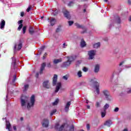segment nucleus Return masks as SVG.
Here are the masks:
<instances>
[{
    "label": "nucleus",
    "mask_w": 131,
    "mask_h": 131,
    "mask_svg": "<svg viewBox=\"0 0 131 131\" xmlns=\"http://www.w3.org/2000/svg\"><path fill=\"white\" fill-rule=\"evenodd\" d=\"M101 95L104 97L105 100L108 102H111L113 100V98L110 94V92L107 89H104L101 91Z\"/></svg>",
    "instance_id": "nucleus-1"
},
{
    "label": "nucleus",
    "mask_w": 131,
    "mask_h": 131,
    "mask_svg": "<svg viewBox=\"0 0 131 131\" xmlns=\"http://www.w3.org/2000/svg\"><path fill=\"white\" fill-rule=\"evenodd\" d=\"M96 80H97V78H92L90 79V82L94 83V89H95L97 95H100V84Z\"/></svg>",
    "instance_id": "nucleus-2"
},
{
    "label": "nucleus",
    "mask_w": 131,
    "mask_h": 131,
    "mask_svg": "<svg viewBox=\"0 0 131 131\" xmlns=\"http://www.w3.org/2000/svg\"><path fill=\"white\" fill-rule=\"evenodd\" d=\"M22 49V41L20 39L14 46V53H16V51H20Z\"/></svg>",
    "instance_id": "nucleus-3"
},
{
    "label": "nucleus",
    "mask_w": 131,
    "mask_h": 131,
    "mask_svg": "<svg viewBox=\"0 0 131 131\" xmlns=\"http://www.w3.org/2000/svg\"><path fill=\"white\" fill-rule=\"evenodd\" d=\"M96 54H97V51L95 50H92L88 51V55L89 56L88 59L89 60H93L95 56H96Z\"/></svg>",
    "instance_id": "nucleus-4"
},
{
    "label": "nucleus",
    "mask_w": 131,
    "mask_h": 131,
    "mask_svg": "<svg viewBox=\"0 0 131 131\" xmlns=\"http://www.w3.org/2000/svg\"><path fill=\"white\" fill-rule=\"evenodd\" d=\"M34 103H35V96L34 95H32L30 98V102L28 103V109H30L31 107H33V106H34Z\"/></svg>",
    "instance_id": "nucleus-5"
},
{
    "label": "nucleus",
    "mask_w": 131,
    "mask_h": 131,
    "mask_svg": "<svg viewBox=\"0 0 131 131\" xmlns=\"http://www.w3.org/2000/svg\"><path fill=\"white\" fill-rule=\"evenodd\" d=\"M13 94H14V90L11 91L10 92V88H9V86H8L7 87V93L6 95V98L5 99V101H6V102L9 101L8 99H9V98H11V97H10V96H12V95H13Z\"/></svg>",
    "instance_id": "nucleus-6"
},
{
    "label": "nucleus",
    "mask_w": 131,
    "mask_h": 131,
    "mask_svg": "<svg viewBox=\"0 0 131 131\" xmlns=\"http://www.w3.org/2000/svg\"><path fill=\"white\" fill-rule=\"evenodd\" d=\"M11 59H12L11 67V70H16V64L17 63V60H16V58L14 57H12Z\"/></svg>",
    "instance_id": "nucleus-7"
},
{
    "label": "nucleus",
    "mask_w": 131,
    "mask_h": 131,
    "mask_svg": "<svg viewBox=\"0 0 131 131\" xmlns=\"http://www.w3.org/2000/svg\"><path fill=\"white\" fill-rule=\"evenodd\" d=\"M41 124L43 127H49V119H43L42 120Z\"/></svg>",
    "instance_id": "nucleus-8"
},
{
    "label": "nucleus",
    "mask_w": 131,
    "mask_h": 131,
    "mask_svg": "<svg viewBox=\"0 0 131 131\" xmlns=\"http://www.w3.org/2000/svg\"><path fill=\"white\" fill-rule=\"evenodd\" d=\"M43 88H45V89H49L50 88H51V84H50V81L49 80H47L43 82Z\"/></svg>",
    "instance_id": "nucleus-9"
},
{
    "label": "nucleus",
    "mask_w": 131,
    "mask_h": 131,
    "mask_svg": "<svg viewBox=\"0 0 131 131\" xmlns=\"http://www.w3.org/2000/svg\"><path fill=\"white\" fill-rule=\"evenodd\" d=\"M52 79V85L53 86H55V85L57 84V81L58 80V75L57 74H54Z\"/></svg>",
    "instance_id": "nucleus-10"
},
{
    "label": "nucleus",
    "mask_w": 131,
    "mask_h": 131,
    "mask_svg": "<svg viewBox=\"0 0 131 131\" xmlns=\"http://www.w3.org/2000/svg\"><path fill=\"white\" fill-rule=\"evenodd\" d=\"M75 26L77 27V28H82L83 29V30H84L83 31L81 32V33H82V34H83V33H85V32H86V29L85 28H84V27L80 25L79 24H77V23H75Z\"/></svg>",
    "instance_id": "nucleus-11"
},
{
    "label": "nucleus",
    "mask_w": 131,
    "mask_h": 131,
    "mask_svg": "<svg viewBox=\"0 0 131 131\" xmlns=\"http://www.w3.org/2000/svg\"><path fill=\"white\" fill-rule=\"evenodd\" d=\"M63 13L64 17H66L67 19H68L69 20H70V19H71V15H70V13L69 12V11L65 10L63 12Z\"/></svg>",
    "instance_id": "nucleus-12"
},
{
    "label": "nucleus",
    "mask_w": 131,
    "mask_h": 131,
    "mask_svg": "<svg viewBox=\"0 0 131 131\" xmlns=\"http://www.w3.org/2000/svg\"><path fill=\"white\" fill-rule=\"evenodd\" d=\"M93 72L95 74H98L100 72V64H95L94 66V69Z\"/></svg>",
    "instance_id": "nucleus-13"
},
{
    "label": "nucleus",
    "mask_w": 131,
    "mask_h": 131,
    "mask_svg": "<svg viewBox=\"0 0 131 131\" xmlns=\"http://www.w3.org/2000/svg\"><path fill=\"white\" fill-rule=\"evenodd\" d=\"M70 105H71V101H68L64 106L65 112H68V111H69V107H70Z\"/></svg>",
    "instance_id": "nucleus-14"
},
{
    "label": "nucleus",
    "mask_w": 131,
    "mask_h": 131,
    "mask_svg": "<svg viewBox=\"0 0 131 131\" xmlns=\"http://www.w3.org/2000/svg\"><path fill=\"white\" fill-rule=\"evenodd\" d=\"M6 26V21L4 19H2L0 23V29L2 30H4L5 29V26Z\"/></svg>",
    "instance_id": "nucleus-15"
},
{
    "label": "nucleus",
    "mask_w": 131,
    "mask_h": 131,
    "mask_svg": "<svg viewBox=\"0 0 131 131\" xmlns=\"http://www.w3.org/2000/svg\"><path fill=\"white\" fill-rule=\"evenodd\" d=\"M17 23L19 25L17 29L19 31H20V30H21V29H22V27H23V20H18Z\"/></svg>",
    "instance_id": "nucleus-16"
},
{
    "label": "nucleus",
    "mask_w": 131,
    "mask_h": 131,
    "mask_svg": "<svg viewBox=\"0 0 131 131\" xmlns=\"http://www.w3.org/2000/svg\"><path fill=\"white\" fill-rule=\"evenodd\" d=\"M65 126H66V127L67 128L68 127H69V125H68V124H67V123H64L62 124L60 127L58 128V131L63 130V129H64V127H65Z\"/></svg>",
    "instance_id": "nucleus-17"
},
{
    "label": "nucleus",
    "mask_w": 131,
    "mask_h": 131,
    "mask_svg": "<svg viewBox=\"0 0 131 131\" xmlns=\"http://www.w3.org/2000/svg\"><path fill=\"white\" fill-rule=\"evenodd\" d=\"M48 21L50 22L51 26H54L56 24V19L54 18H51L50 20V18H48Z\"/></svg>",
    "instance_id": "nucleus-18"
},
{
    "label": "nucleus",
    "mask_w": 131,
    "mask_h": 131,
    "mask_svg": "<svg viewBox=\"0 0 131 131\" xmlns=\"http://www.w3.org/2000/svg\"><path fill=\"white\" fill-rule=\"evenodd\" d=\"M112 121L111 120H107L104 122V125H106V126H108V127H110L111 125H112Z\"/></svg>",
    "instance_id": "nucleus-19"
},
{
    "label": "nucleus",
    "mask_w": 131,
    "mask_h": 131,
    "mask_svg": "<svg viewBox=\"0 0 131 131\" xmlns=\"http://www.w3.org/2000/svg\"><path fill=\"white\" fill-rule=\"evenodd\" d=\"M45 68H46V62H44L41 65L40 71L39 73L40 74H42L43 70H45Z\"/></svg>",
    "instance_id": "nucleus-20"
},
{
    "label": "nucleus",
    "mask_w": 131,
    "mask_h": 131,
    "mask_svg": "<svg viewBox=\"0 0 131 131\" xmlns=\"http://www.w3.org/2000/svg\"><path fill=\"white\" fill-rule=\"evenodd\" d=\"M61 84L60 82L57 83V85H56V89L55 90V93H57L59 92L60 90V89H61Z\"/></svg>",
    "instance_id": "nucleus-21"
},
{
    "label": "nucleus",
    "mask_w": 131,
    "mask_h": 131,
    "mask_svg": "<svg viewBox=\"0 0 131 131\" xmlns=\"http://www.w3.org/2000/svg\"><path fill=\"white\" fill-rule=\"evenodd\" d=\"M71 63L70 62H69L68 60L67 61H66L63 62L62 64V67H63L64 68H66V67H68L69 66H70V64Z\"/></svg>",
    "instance_id": "nucleus-22"
},
{
    "label": "nucleus",
    "mask_w": 131,
    "mask_h": 131,
    "mask_svg": "<svg viewBox=\"0 0 131 131\" xmlns=\"http://www.w3.org/2000/svg\"><path fill=\"white\" fill-rule=\"evenodd\" d=\"M100 46H101V43H100V42H98L97 43H95L93 44V47L94 49H98V48H100Z\"/></svg>",
    "instance_id": "nucleus-23"
},
{
    "label": "nucleus",
    "mask_w": 131,
    "mask_h": 131,
    "mask_svg": "<svg viewBox=\"0 0 131 131\" xmlns=\"http://www.w3.org/2000/svg\"><path fill=\"white\" fill-rule=\"evenodd\" d=\"M115 23L117 24H120L121 23V19H120V17H119V16H117L115 18Z\"/></svg>",
    "instance_id": "nucleus-24"
},
{
    "label": "nucleus",
    "mask_w": 131,
    "mask_h": 131,
    "mask_svg": "<svg viewBox=\"0 0 131 131\" xmlns=\"http://www.w3.org/2000/svg\"><path fill=\"white\" fill-rule=\"evenodd\" d=\"M29 33L32 35L33 33H34V29H33V27L30 26V28L29 29Z\"/></svg>",
    "instance_id": "nucleus-25"
},
{
    "label": "nucleus",
    "mask_w": 131,
    "mask_h": 131,
    "mask_svg": "<svg viewBox=\"0 0 131 131\" xmlns=\"http://www.w3.org/2000/svg\"><path fill=\"white\" fill-rule=\"evenodd\" d=\"M62 62V59H55L53 60L54 64H58V63H61Z\"/></svg>",
    "instance_id": "nucleus-26"
},
{
    "label": "nucleus",
    "mask_w": 131,
    "mask_h": 131,
    "mask_svg": "<svg viewBox=\"0 0 131 131\" xmlns=\"http://www.w3.org/2000/svg\"><path fill=\"white\" fill-rule=\"evenodd\" d=\"M80 46L81 48H84V47L86 46V44L85 43V41H84V40H83V39H81Z\"/></svg>",
    "instance_id": "nucleus-27"
},
{
    "label": "nucleus",
    "mask_w": 131,
    "mask_h": 131,
    "mask_svg": "<svg viewBox=\"0 0 131 131\" xmlns=\"http://www.w3.org/2000/svg\"><path fill=\"white\" fill-rule=\"evenodd\" d=\"M59 103V99L58 98H57L55 101L54 102H53L52 103V105L53 106H56L57 105H58V104Z\"/></svg>",
    "instance_id": "nucleus-28"
},
{
    "label": "nucleus",
    "mask_w": 131,
    "mask_h": 131,
    "mask_svg": "<svg viewBox=\"0 0 131 131\" xmlns=\"http://www.w3.org/2000/svg\"><path fill=\"white\" fill-rule=\"evenodd\" d=\"M25 104H26V101H25V100H24L22 98H21V107H24V106H25Z\"/></svg>",
    "instance_id": "nucleus-29"
},
{
    "label": "nucleus",
    "mask_w": 131,
    "mask_h": 131,
    "mask_svg": "<svg viewBox=\"0 0 131 131\" xmlns=\"http://www.w3.org/2000/svg\"><path fill=\"white\" fill-rule=\"evenodd\" d=\"M121 71H122V69L120 68L118 69V73H116V72H115L112 76V77L114 78V74H119V73H120V72H121Z\"/></svg>",
    "instance_id": "nucleus-30"
},
{
    "label": "nucleus",
    "mask_w": 131,
    "mask_h": 131,
    "mask_svg": "<svg viewBox=\"0 0 131 131\" xmlns=\"http://www.w3.org/2000/svg\"><path fill=\"white\" fill-rule=\"evenodd\" d=\"M110 106V105H109V104L106 103L104 105V107H103L104 111H106V110H107V109H108V108H109Z\"/></svg>",
    "instance_id": "nucleus-31"
},
{
    "label": "nucleus",
    "mask_w": 131,
    "mask_h": 131,
    "mask_svg": "<svg viewBox=\"0 0 131 131\" xmlns=\"http://www.w3.org/2000/svg\"><path fill=\"white\" fill-rule=\"evenodd\" d=\"M77 76L79 78L82 77V72L81 71H79L77 73Z\"/></svg>",
    "instance_id": "nucleus-32"
},
{
    "label": "nucleus",
    "mask_w": 131,
    "mask_h": 131,
    "mask_svg": "<svg viewBox=\"0 0 131 131\" xmlns=\"http://www.w3.org/2000/svg\"><path fill=\"white\" fill-rule=\"evenodd\" d=\"M75 4V2L74 1H71L69 2V3L68 4V7H72Z\"/></svg>",
    "instance_id": "nucleus-33"
},
{
    "label": "nucleus",
    "mask_w": 131,
    "mask_h": 131,
    "mask_svg": "<svg viewBox=\"0 0 131 131\" xmlns=\"http://www.w3.org/2000/svg\"><path fill=\"white\" fill-rule=\"evenodd\" d=\"M68 61L69 62H70V63H71V62H72V61H73V60H74L73 57H72V56L68 57Z\"/></svg>",
    "instance_id": "nucleus-34"
},
{
    "label": "nucleus",
    "mask_w": 131,
    "mask_h": 131,
    "mask_svg": "<svg viewBox=\"0 0 131 131\" xmlns=\"http://www.w3.org/2000/svg\"><path fill=\"white\" fill-rule=\"evenodd\" d=\"M29 85H28V84L25 85L24 92H26V91H27V90L29 89Z\"/></svg>",
    "instance_id": "nucleus-35"
},
{
    "label": "nucleus",
    "mask_w": 131,
    "mask_h": 131,
    "mask_svg": "<svg viewBox=\"0 0 131 131\" xmlns=\"http://www.w3.org/2000/svg\"><path fill=\"white\" fill-rule=\"evenodd\" d=\"M56 112H57L56 110H53V111H52L50 113V116H53V115H54V114H55Z\"/></svg>",
    "instance_id": "nucleus-36"
},
{
    "label": "nucleus",
    "mask_w": 131,
    "mask_h": 131,
    "mask_svg": "<svg viewBox=\"0 0 131 131\" xmlns=\"http://www.w3.org/2000/svg\"><path fill=\"white\" fill-rule=\"evenodd\" d=\"M69 131H74V126L73 125H72L70 127V129H69Z\"/></svg>",
    "instance_id": "nucleus-37"
},
{
    "label": "nucleus",
    "mask_w": 131,
    "mask_h": 131,
    "mask_svg": "<svg viewBox=\"0 0 131 131\" xmlns=\"http://www.w3.org/2000/svg\"><path fill=\"white\" fill-rule=\"evenodd\" d=\"M60 31H61V26H59L56 29V32H60Z\"/></svg>",
    "instance_id": "nucleus-38"
},
{
    "label": "nucleus",
    "mask_w": 131,
    "mask_h": 131,
    "mask_svg": "<svg viewBox=\"0 0 131 131\" xmlns=\"http://www.w3.org/2000/svg\"><path fill=\"white\" fill-rule=\"evenodd\" d=\"M106 116V111H104V112H101V117L104 118Z\"/></svg>",
    "instance_id": "nucleus-39"
},
{
    "label": "nucleus",
    "mask_w": 131,
    "mask_h": 131,
    "mask_svg": "<svg viewBox=\"0 0 131 131\" xmlns=\"http://www.w3.org/2000/svg\"><path fill=\"white\" fill-rule=\"evenodd\" d=\"M16 79H17V75L16 74H15L13 76V79L12 80V82H15V81H16Z\"/></svg>",
    "instance_id": "nucleus-40"
},
{
    "label": "nucleus",
    "mask_w": 131,
    "mask_h": 131,
    "mask_svg": "<svg viewBox=\"0 0 131 131\" xmlns=\"http://www.w3.org/2000/svg\"><path fill=\"white\" fill-rule=\"evenodd\" d=\"M95 106L97 108H99V107H101V104H100V102H97Z\"/></svg>",
    "instance_id": "nucleus-41"
},
{
    "label": "nucleus",
    "mask_w": 131,
    "mask_h": 131,
    "mask_svg": "<svg viewBox=\"0 0 131 131\" xmlns=\"http://www.w3.org/2000/svg\"><path fill=\"white\" fill-rule=\"evenodd\" d=\"M59 123H56L55 126V129H56V130H58L59 129Z\"/></svg>",
    "instance_id": "nucleus-42"
},
{
    "label": "nucleus",
    "mask_w": 131,
    "mask_h": 131,
    "mask_svg": "<svg viewBox=\"0 0 131 131\" xmlns=\"http://www.w3.org/2000/svg\"><path fill=\"white\" fill-rule=\"evenodd\" d=\"M63 79L67 80L68 79V75H66L62 77Z\"/></svg>",
    "instance_id": "nucleus-43"
},
{
    "label": "nucleus",
    "mask_w": 131,
    "mask_h": 131,
    "mask_svg": "<svg viewBox=\"0 0 131 131\" xmlns=\"http://www.w3.org/2000/svg\"><path fill=\"white\" fill-rule=\"evenodd\" d=\"M26 28H27V27L26 26H24L23 28V33L24 34L26 32Z\"/></svg>",
    "instance_id": "nucleus-44"
},
{
    "label": "nucleus",
    "mask_w": 131,
    "mask_h": 131,
    "mask_svg": "<svg viewBox=\"0 0 131 131\" xmlns=\"http://www.w3.org/2000/svg\"><path fill=\"white\" fill-rule=\"evenodd\" d=\"M53 15L54 16H57V15H58V10L56 9L53 11Z\"/></svg>",
    "instance_id": "nucleus-45"
},
{
    "label": "nucleus",
    "mask_w": 131,
    "mask_h": 131,
    "mask_svg": "<svg viewBox=\"0 0 131 131\" xmlns=\"http://www.w3.org/2000/svg\"><path fill=\"white\" fill-rule=\"evenodd\" d=\"M126 93L128 94H131V88H128L126 90Z\"/></svg>",
    "instance_id": "nucleus-46"
},
{
    "label": "nucleus",
    "mask_w": 131,
    "mask_h": 131,
    "mask_svg": "<svg viewBox=\"0 0 131 131\" xmlns=\"http://www.w3.org/2000/svg\"><path fill=\"white\" fill-rule=\"evenodd\" d=\"M88 70H89V69L87 68L84 67L83 68V71H84V72H88Z\"/></svg>",
    "instance_id": "nucleus-47"
},
{
    "label": "nucleus",
    "mask_w": 131,
    "mask_h": 131,
    "mask_svg": "<svg viewBox=\"0 0 131 131\" xmlns=\"http://www.w3.org/2000/svg\"><path fill=\"white\" fill-rule=\"evenodd\" d=\"M114 112H118V111H119V108L118 107H116L114 110Z\"/></svg>",
    "instance_id": "nucleus-48"
},
{
    "label": "nucleus",
    "mask_w": 131,
    "mask_h": 131,
    "mask_svg": "<svg viewBox=\"0 0 131 131\" xmlns=\"http://www.w3.org/2000/svg\"><path fill=\"white\" fill-rule=\"evenodd\" d=\"M68 23H69V25L70 26H71L72 25V24H73V21H69Z\"/></svg>",
    "instance_id": "nucleus-49"
},
{
    "label": "nucleus",
    "mask_w": 131,
    "mask_h": 131,
    "mask_svg": "<svg viewBox=\"0 0 131 131\" xmlns=\"http://www.w3.org/2000/svg\"><path fill=\"white\" fill-rule=\"evenodd\" d=\"M31 10V7L29 6L27 9V12H29Z\"/></svg>",
    "instance_id": "nucleus-50"
},
{
    "label": "nucleus",
    "mask_w": 131,
    "mask_h": 131,
    "mask_svg": "<svg viewBox=\"0 0 131 131\" xmlns=\"http://www.w3.org/2000/svg\"><path fill=\"white\" fill-rule=\"evenodd\" d=\"M127 4L129 6H131V0H127Z\"/></svg>",
    "instance_id": "nucleus-51"
},
{
    "label": "nucleus",
    "mask_w": 131,
    "mask_h": 131,
    "mask_svg": "<svg viewBox=\"0 0 131 131\" xmlns=\"http://www.w3.org/2000/svg\"><path fill=\"white\" fill-rule=\"evenodd\" d=\"M66 47H67V45L66 44V43H63V49H65L66 48Z\"/></svg>",
    "instance_id": "nucleus-52"
},
{
    "label": "nucleus",
    "mask_w": 131,
    "mask_h": 131,
    "mask_svg": "<svg viewBox=\"0 0 131 131\" xmlns=\"http://www.w3.org/2000/svg\"><path fill=\"white\" fill-rule=\"evenodd\" d=\"M38 76H39V73L37 72L36 73V78H38Z\"/></svg>",
    "instance_id": "nucleus-53"
},
{
    "label": "nucleus",
    "mask_w": 131,
    "mask_h": 131,
    "mask_svg": "<svg viewBox=\"0 0 131 131\" xmlns=\"http://www.w3.org/2000/svg\"><path fill=\"white\" fill-rule=\"evenodd\" d=\"M90 124H88L86 125V128H87L88 130H90Z\"/></svg>",
    "instance_id": "nucleus-54"
},
{
    "label": "nucleus",
    "mask_w": 131,
    "mask_h": 131,
    "mask_svg": "<svg viewBox=\"0 0 131 131\" xmlns=\"http://www.w3.org/2000/svg\"><path fill=\"white\" fill-rule=\"evenodd\" d=\"M20 16L21 17H23L24 16V12H21L20 13Z\"/></svg>",
    "instance_id": "nucleus-55"
},
{
    "label": "nucleus",
    "mask_w": 131,
    "mask_h": 131,
    "mask_svg": "<svg viewBox=\"0 0 131 131\" xmlns=\"http://www.w3.org/2000/svg\"><path fill=\"white\" fill-rule=\"evenodd\" d=\"M124 63V61H122L120 63L119 66L120 67V66H122V65Z\"/></svg>",
    "instance_id": "nucleus-56"
},
{
    "label": "nucleus",
    "mask_w": 131,
    "mask_h": 131,
    "mask_svg": "<svg viewBox=\"0 0 131 131\" xmlns=\"http://www.w3.org/2000/svg\"><path fill=\"white\" fill-rule=\"evenodd\" d=\"M27 130L30 131L31 130V129L30 128V127H27Z\"/></svg>",
    "instance_id": "nucleus-57"
},
{
    "label": "nucleus",
    "mask_w": 131,
    "mask_h": 131,
    "mask_svg": "<svg viewBox=\"0 0 131 131\" xmlns=\"http://www.w3.org/2000/svg\"><path fill=\"white\" fill-rule=\"evenodd\" d=\"M51 63H48V64H47V67H48L49 68H50V67H51Z\"/></svg>",
    "instance_id": "nucleus-58"
},
{
    "label": "nucleus",
    "mask_w": 131,
    "mask_h": 131,
    "mask_svg": "<svg viewBox=\"0 0 131 131\" xmlns=\"http://www.w3.org/2000/svg\"><path fill=\"white\" fill-rule=\"evenodd\" d=\"M13 129L14 130H17V128L16 127V126H13Z\"/></svg>",
    "instance_id": "nucleus-59"
},
{
    "label": "nucleus",
    "mask_w": 131,
    "mask_h": 131,
    "mask_svg": "<svg viewBox=\"0 0 131 131\" xmlns=\"http://www.w3.org/2000/svg\"><path fill=\"white\" fill-rule=\"evenodd\" d=\"M80 63H81V61L80 60H78L77 61V64H80Z\"/></svg>",
    "instance_id": "nucleus-60"
},
{
    "label": "nucleus",
    "mask_w": 131,
    "mask_h": 131,
    "mask_svg": "<svg viewBox=\"0 0 131 131\" xmlns=\"http://www.w3.org/2000/svg\"><path fill=\"white\" fill-rule=\"evenodd\" d=\"M128 21H129V22H131V15L129 17V18H128Z\"/></svg>",
    "instance_id": "nucleus-61"
},
{
    "label": "nucleus",
    "mask_w": 131,
    "mask_h": 131,
    "mask_svg": "<svg viewBox=\"0 0 131 131\" xmlns=\"http://www.w3.org/2000/svg\"><path fill=\"white\" fill-rule=\"evenodd\" d=\"M45 46H42L40 49L41 50H45Z\"/></svg>",
    "instance_id": "nucleus-62"
},
{
    "label": "nucleus",
    "mask_w": 131,
    "mask_h": 131,
    "mask_svg": "<svg viewBox=\"0 0 131 131\" xmlns=\"http://www.w3.org/2000/svg\"><path fill=\"white\" fill-rule=\"evenodd\" d=\"M87 109H90V108H91V106L90 105H87Z\"/></svg>",
    "instance_id": "nucleus-63"
},
{
    "label": "nucleus",
    "mask_w": 131,
    "mask_h": 131,
    "mask_svg": "<svg viewBox=\"0 0 131 131\" xmlns=\"http://www.w3.org/2000/svg\"><path fill=\"white\" fill-rule=\"evenodd\" d=\"M123 131H128V130L126 128H125L123 130Z\"/></svg>",
    "instance_id": "nucleus-64"
}]
</instances>
